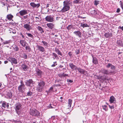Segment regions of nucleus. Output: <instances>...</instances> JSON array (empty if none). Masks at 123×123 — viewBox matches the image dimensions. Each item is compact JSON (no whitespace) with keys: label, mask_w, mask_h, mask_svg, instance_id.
<instances>
[{"label":"nucleus","mask_w":123,"mask_h":123,"mask_svg":"<svg viewBox=\"0 0 123 123\" xmlns=\"http://www.w3.org/2000/svg\"><path fill=\"white\" fill-rule=\"evenodd\" d=\"M81 26L82 27H88L89 25L86 24H83L82 23L81 24Z\"/></svg>","instance_id":"ea45409f"},{"label":"nucleus","mask_w":123,"mask_h":123,"mask_svg":"<svg viewBox=\"0 0 123 123\" xmlns=\"http://www.w3.org/2000/svg\"><path fill=\"white\" fill-rule=\"evenodd\" d=\"M23 27L26 29L27 31H29L32 29L31 26L29 24H24Z\"/></svg>","instance_id":"1a4fd4ad"},{"label":"nucleus","mask_w":123,"mask_h":123,"mask_svg":"<svg viewBox=\"0 0 123 123\" xmlns=\"http://www.w3.org/2000/svg\"><path fill=\"white\" fill-rule=\"evenodd\" d=\"M28 16L26 15V16H23V18L24 19H26L27 18Z\"/></svg>","instance_id":"e2e57ef3"},{"label":"nucleus","mask_w":123,"mask_h":123,"mask_svg":"<svg viewBox=\"0 0 123 123\" xmlns=\"http://www.w3.org/2000/svg\"><path fill=\"white\" fill-rule=\"evenodd\" d=\"M92 56V62L95 65L98 64V60L97 58L95 57H94L92 55H91Z\"/></svg>","instance_id":"4468645a"},{"label":"nucleus","mask_w":123,"mask_h":123,"mask_svg":"<svg viewBox=\"0 0 123 123\" xmlns=\"http://www.w3.org/2000/svg\"><path fill=\"white\" fill-rule=\"evenodd\" d=\"M77 70L80 73L84 74L85 73V71L83 69H82L80 68H78L77 67Z\"/></svg>","instance_id":"b1692460"},{"label":"nucleus","mask_w":123,"mask_h":123,"mask_svg":"<svg viewBox=\"0 0 123 123\" xmlns=\"http://www.w3.org/2000/svg\"><path fill=\"white\" fill-rule=\"evenodd\" d=\"M55 51L56 52V53L59 55L62 56V54L60 50L58 48H55Z\"/></svg>","instance_id":"4be33fe9"},{"label":"nucleus","mask_w":123,"mask_h":123,"mask_svg":"<svg viewBox=\"0 0 123 123\" xmlns=\"http://www.w3.org/2000/svg\"><path fill=\"white\" fill-rule=\"evenodd\" d=\"M32 94V92L31 91H29L28 92L27 94V96H28L31 97Z\"/></svg>","instance_id":"e433bc0d"},{"label":"nucleus","mask_w":123,"mask_h":123,"mask_svg":"<svg viewBox=\"0 0 123 123\" xmlns=\"http://www.w3.org/2000/svg\"><path fill=\"white\" fill-rule=\"evenodd\" d=\"M25 48L26 50H27L28 51L30 52L31 51V49L30 48V47L29 46H26L25 47Z\"/></svg>","instance_id":"37998d69"},{"label":"nucleus","mask_w":123,"mask_h":123,"mask_svg":"<svg viewBox=\"0 0 123 123\" xmlns=\"http://www.w3.org/2000/svg\"><path fill=\"white\" fill-rule=\"evenodd\" d=\"M8 63V61H4L5 64H6Z\"/></svg>","instance_id":"0e129e2a"},{"label":"nucleus","mask_w":123,"mask_h":123,"mask_svg":"<svg viewBox=\"0 0 123 123\" xmlns=\"http://www.w3.org/2000/svg\"><path fill=\"white\" fill-rule=\"evenodd\" d=\"M106 67L107 68H111V69L112 70H114L116 69L115 67L113 65L109 63L106 66Z\"/></svg>","instance_id":"9d476101"},{"label":"nucleus","mask_w":123,"mask_h":123,"mask_svg":"<svg viewBox=\"0 0 123 123\" xmlns=\"http://www.w3.org/2000/svg\"><path fill=\"white\" fill-rule=\"evenodd\" d=\"M26 34L27 35L28 37H30L33 39V37H34L31 34V33H27V32H26Z\"/></svg>","instance_id":"4c0bfd02"},{"label":"nucleus","mask_w":123,"mask_h":123,"mask_svg":"<svg viewBox=\"0 0 123 123\" xmlns=\"http://www.w3.org/2000/svg\"><path fill=\"white\" fill-rule=\"evenodd\" d=\"M36 74L38 77H41L42 73V72L38 69H36Z\"/></svg>","instance_id":"f3484780"},{"label":"nucleus","mask_w":123,"mask_h":123,"mask_svg":"<svg viewBox=\"0 0 123 123\" xmlns=\"http://www.w3.org/2000/svg\"><path fill=\"white\" fill-rule=\"evenodd\" d=\"M68 82H70V83H71V82H73V81L71 80H69V81H68Z\"/></svg>","instance_id":"338daca9"},{"label":"nucleus","mask_w":123,"mask_h":123,"mask_svg":"<svg viewBox=\"0 0 123 123\" xmlns=\"http://www.w3.org/2000/svg\"><path fill=\"white\" fill-rule=\"evenodd\" d=\"M9 24L10 25H14L15 23L13 22H10Z\"/></svg>","instance_id":"052dcab7"},{"label":"nucleus","mask_w":123,"mask_h":123,"mask_svg":"<svg viewBox=\"0 0 123 123\" xmlns=\"http://www.w3.org/2000/svg\"><path fill=\"white\" fill-rule=\"evenodd\" d=\"M53 18L50 16H47V21L49 22H52L53 21Z\"/></svg>","instance_id":"aec40b11"},{"label":"nucleus","mask_w":123,"mask_h":123,"mask_svg":"<svg viewBox=\"0 0 123 123\" xmlns=\"http://www.w3.org/2000/svg\"><path fill=\"white\" fill-rule=\"evenodd\" d=\"M20 43L22 46L23 47H25L26 46L27 43L25 41L22 40L20 41Z\"/></svg>","instance_id":"412c9836"},{"label":"nucleus","mask_w":123,"mask_h":123,"mask_svg":"<svg viewBox=\"0 0 123 123\" xmlns=\"http://www.w3.org/2000/svg\"><path fill=\"white\" fill-rule=\"evenodd\" d=\"M109 101L111 104L113 103L115 104L116 102L115 98L112 96L110 97Z\"/></svg>","instance_id":"9b49d317"},{"label":"nucleus","mask_w":123,"mask_h":123,"mask_svg":"<svg viewBox=\"0 0 123 123\" xmlns=\"http://www.w3.org/2000/svg\"><path fill=\"white\" fill-rule=\"evenodd\" d=\"M68 55H69V56L71 57H71V56L72 55V53H71V52H68Z\"/></svg>","instance_id":"6e6d98bb"},{"label":"nucleus","mask_w":123,"mask_h":123,"mask_svg":"<svg viewBox=\"0 0 123 123\" xmlns=\"http://www.w3.org/2000/svg\"><path fill=\"white\" fill-rule=\"evenodd\" d=\"M26 89L25 86L23 85H20L18 87V90L20 92H24Z\"/></svg>","instance_id":"423d86ee"},{"label":"nucleus","mask_w":123,"mask_h":123,"mask_svg":"<svg viewBox=\"0 0 123 123\" xmlns=\"http://www.w3.org/2000/svg\"><path fill=\"white\" fill-rule=\"evenodd\" d=\"M51 118L53 119L52 121V123H59L57 122L58 120L57 119H56L54 116L52 117Z\"/></svg>","instance_id":"7c9ffc66"},{"label":"nucleus","mask_w":123,"mask_h":123,"mask_svg":"<svg viewBox=\"0 0 123 123\" xmlns=\"http://www.w3.org/2000/svg\"><path fill=\"white\" fill-rule=\"evenodd\" d=\"M101 72L102 73L107 75H111L113 74L114 72L112 71H109L104 68L101 69Z\"/></svg>","instance_id":"7ed1b4c3"},{"label":"nucleus","mask_w":123,"mask_h":123,"mask_svg":"<svg viewBox=\"0 0 123 123\" xmlns=\"http://www.w3.org/2000/svg\"><path fill=\"white\" fill-rule=\"evenodd\" d=\"M97 78L99 80L104 81L105 80H108V79L107 78V76H105V77H104L102 76H98L97 77Z\"/></svg>","instance_id":"a211bd4d"},{"label":"nucleus","mask_w":123,"mask_h":123,"mask_svg":"<svg viewBox=\"0 0 123 123\" xmlns=\"http://www.w3.org/2000/svg\"><path fill=\"white\" fill-rule=\"evenodd\" d=\"M8 60L11 62L12 64V63L15 64H17L18 63L17 59L14 58L9 57L8 58Z\"/></svg>","instance_id":"6e6552de"},{"label":"nucleus","mask_w":123,"mask_h":123,"mask_svg":"<svg viewBox=\"0 0 123 123\" xmlns=\"http://www.w3.org/2000/svg\"><path fill=\"white\" fill-rule=\"evenodd\" d=\"M120 12V9L119 8H117V9L116 12L117 13H119Z\"/></svg>","instance_id":"4d7b16f0"},{"label":"nucleus","mask_w":123,"mask_h":123,"mask_svg":"<svg viewBox=\"0 0 123 123\" xmlns=\"http://www.w3.org/2000/svg\"><path fill=\"white\" fill-rule=\"evenodd\" d=\"M63 7L61 11L62 12H64L70 9V7L69 6L64 4H63Z\"/></svg>","instance_id":"39448f33"},{"label":"nucleus","mask_w":123,"mask_h":123,"mask_svg":"<svg viewBox=\"0 0 123 123\" xmlns=\"http://www.w3.org/2000/svg\"><path fill=\"white\" fill-rule=\"evenodd\" d=\"M112 35L111 32H107L105 33L104 36L106 38H110L112 36Z\"/></svg>","instance_id":"6ab92c4d"},{"label":"nucleus","mask_w":123,"mask_h":123,"mask_svg":"<svg viewBox=\"0 0 123 123\" xmlns=\"http://www.w3.org/2000/svg\"><path fill=\"white\" fill-rule=\"evenodd\" d=\"M35 18L36 19V22H38V21H39L40 20V19L39 18L37 17H35Z\"/></svg>","instance_id":"864d4df0"},{"label":"nucleus","mask_w":123,"mask_h":123,"mask_svg":"<svg viewBox=\"0 0 123 123\" xmlns=\"http://www.w3.org/2000/svg\"><path fill=\"white\" fill-rule=\"evenodd\" d=\"M69 65L70 67L73 70H76L77 67L75 65H74L72 63H70L69 64Z\"/></svg>","instance_id":"2eb2a0df"},{"label":"nucleus","mask_w":123,"mask_h":123,"mask_svg":"<svg viewBox=\"0 0 123 123\" xmlns=\"http://www.w3.org/2000/svg\"><path fill=\"white\" fill-rule=\"evenodd\" d=\"M10 41H6L3 42V43L4 44H8L10 43Z\"/></svg>","instance_id":"8fccbe9b"},{"label":"nucleus","mask_w":123,"mask_h":123,"mask_svg":"<svg viewBox=\"0 0 123 123\" xmlns=\"http://www.w3.org/2000/svg\"><path fill=\"white\" fill-rule=\"evenodd\" d=\"M52 55L54 56L55 58H56L58 57L57 55L54 53H52Z\"/></svg>","instance_id":"3c124183"},{"label":"nucleus","mask_w":123,"mask_h":123,"mask_svg":"<svg viewBox=\"0 0 123 123\" xmlns=\"http://www.w3.org/2000/svg\"><path fill=\"white\" fill-rule=\"evenodd\" d=\"M73 27V25H69L67 27V29L69 30H70Z\"/></svg>","instance_id":"c03bdc74"},{"label":"nucleus","mask_w":123,"mask_h":123,"mask_svg":"<svg viewBox=\"0 0 123 123\" xmlns=\"http://www.w3.org/2000/svg\"><path fill=\"white\" fill-rule=\"evenodd\" d=\"M61 75L62 76H63L64 77H65L66 76H68V74H65L64 73H63V74H61Z\"/></svg>","instance_id":"603ef678"},{"label":"nucleus","mask_w":123,"mask_h":123,"mask_svg":"<svg viewBox=\"0 0 123 123\" xmlns=\"http://www.w3.org/2000/svg\"><path fill=\"white\" fill-rule=\"evenodd\" d=\"M102 107L103 108V109L105 111H108V109L107 108V106L106 105H102Z\"/></svg>","instance_id":"79ce46f5"},{"label":"nucleus","mask_w":123,"mask_h":123,"mask_svg":"<svg viewBox=\"0 0 123 123\" xmlns=\"http://www.w3.org/2000/svg\"><path fill=\"white\" fill-rule=\"evenodd\" d=\"M38 29L39 31H40L41 33H42L44 32L42 28L41 27L38 26Z\"/></svg>","instance_id":"a19ab883"},{"label":"nucleus","mask_w":123,"mask_h":123,"mask_svg":"<svg viewBox=\"0 0 123 123\" xmlns=\"http://www.w3.org/2000/svg\"><path fill=\"white\" fill-rule=\"evenodd\" d=\"M47 108H53V107L51 106V105L50 104L49 106H47Z\"/></svg>","instance_id":"5fc2aeb1"},{"label":"nucleus","mask_w":123,"mask_h":123,"mask_svg":"<svg viewBox=\"0 0 123 123\" xmlns=\"http://www.w3.org/2000/svg\"><path fill=\"white\" fill-rule=\"evenodd\" d=\"M15 110L17 113L19 115L20 113V111L21 110L22 105L20 103H18L15 105Z\"/></svg>","instance_id":"20e7f679"},{"label":"nucleus","mask_w":123,"mask_h":123,"mask_svg":"<svg viewBox=\"0 0 123 123\" xmlns=\"http://www.w3.org/2000/svg\"><path fill=\"white\" fill-rule=\"evenodd\" d=\"M12 32L13 33H14V34H15L16 33V32L15 31H12Z\"/></svg>","instance_id":"774afa93"},{"label":"nucleus","mask_w":123,"mask_h":123,"mask_svg":"<svg viewBox=\"0 0 123 123\" xmlns=\"http://www.w3.org/2000/svg\"><path fill=\"white\" fill-rule=\"evenodd\" d=\"M13 16L11 14H9L7 15L6 18L8 20H11L13 18Z\"/></svg>","instance_id":"c756f323"},{"label":"nucleus","mask_w":123,"mask_h":123,"mask_svg":"<svg viewBox=\"0 0 123 123\" xmlns=\"http://www.w3.org/2000/svg\"><path fill=\"white\" fill-rule=\"evenodd\" d=\"M72 102V99H68V109H69L71 108Z\"/></svg>","instance_id":"bb28decb"},{"label":"nucleus","mask_w":123,"mask_h":123,"mask_svg":"<svg viewBox=\"0 0 123 123\" xmlns=\"http://www.w3.org/2000/svg\"><path fill=\"white\" fill-rule=\"evenodd\" d=\"M99 1L95 0L94 1V5L95 6H97L99 4Z\"/></svg>","instance_id":"58836bf2"},{"label":"nucleus","mask_w":123,"mask_h":123,"mask_svg":"<svg viewBox=\"0 0 123 123\" xmlns=\"http://www.w3.org/2000/svg\"><path fill=\"white\" fill-rule=\"evenodd\" d=\"M47 25L50 28L52 29L53 26V25L52 23H48L47 24Z\"/></svg>","instance_id":"f704fd0d"},{"label":"nucleus","mask_w":123,"mask_h":123,"mask_svg":"<svg viewBox=\"0 0 123 123\" xmlns=\"http://www.w3.org/2000/svg\"><path fill=\"white\" fill-rule=\"evenodd\" d=\"M20 35L23 38H24L25 37L22 34V33H20Z\"/></svg>","instance_id":"680f3d73"},{"label":"nucleus","mask_w":123,"mask_h":123,"mask_svg":"<svg viewBox=\"0 0 123 123\" xmlns=\"http://www.w3.org/2000/svg\"><path fill=\"white\" fill-rule=\"evenodd\" d=\"M12 49L14 51H18L19 49L18 46L16 45H14L12 46Z\"/></svg>","instance_id":"a878e982"},{"label":"nucleus","mask_w":123,"mask_h":123,"mask_svg":"<svg viewBox=\"0 0 123 123\" xmlns=\"http://www.w3.org/2000/svg\"><path fill=\"white\" fill-rule=\"evenodd\" d=\"M117 43L118 45L121 46H123V42L121 40H119L117 41Z\"/></svg>","instance_id":"cd10ccee"},{"label":"nucleus","mask_w":123,"mask_h":123,"mask_svg":"<svg viewBox=\"0 0 123 123\" xmlns=\"http://www.w3.org/2000/svg\"><path fill=\"white\" fill-rule=\"evenodd\" d=\"M22 57L25 59L27 58V55L26 53H24L22 54Z\"/></svg>","instance_id":"473e14b6"},{"label":"nucleus","mask_w":123,"mask_h":123,"mask_svg":"<svg viewBox=\"0 0 123 123\" xmlns=\"http://www.w3.org/2000/svg\"><path fill=\"white\" fill-rule=\"evenodd\" d=\"M107 104L108 105L109 108L111 109H113L114 108V106L113 105H110L108 104Z\"/></svg>","instance_id":"49530a36"},{"label":"nucleus","mask_w":123,"mask_h":123,"mask_svg":"<svg viewBox=\"0 0 123 123\" xmlns=\"http://www.w3.org/2000/svg\"><path fill=\"white\" fill-rule=\"evenodd\" d=\"M73 33L76 36L78 37H81L82 34L80 31H75L73 32Z\"/></svg>","instance_id":"dca6fc26"},{"label":"nucleus","mask_w":123,"mask_h":123,"mask_svg":"<svg viewBox=\"0 0 123 123\" xmlns=\"http://www.w3.org/2000/svg\"><path fill=\"white\" fill-rule=\"evenodd\" d=\"M20 15L23 16L27 14V10H24L20 11L19 12Z\"/></svg>","instance_id":"f8f14e48"},{"label":"nucleus","mask_w":123,"mask_h":123,"mask_svg":"<svg viewBox=\"0 0 123 123\" xmlns=\"http://www.w3.org/2000/svg\"><path fill=\"white\" fill-rule=\"evenodd\" d=\"M118 28L119 29H121L123 31V26L122 27L119 26L118 27Z\"/></svg>","instance_id":"bf43d9fd"},{"label":"nucleus","mask_w":123,"mask_h":123,"mask_svg":"<svg viewBox=\"0 0 123 123\" xmlns=\"http://www.w3.org/2000/svg\"><path fill=\"white\" fill-rule=\"evenodd\" d=\"M57 65V64L56 63V62H54L53 63V64L52 65H51V67H54L56 65Z\"/></svg>","instance_id":"de8ad7c7"},{"label":"nucleus","mask_w":123,"mask_h":123,"mask_svg":"<svg viewBox=\"0 0 123 123\" xmlns=\"http://www.w3.org/2000/svg\"><path fill=\"white\" fill-rule=\"evenodd\" d=\"M25 82V85L28 86H31V85L33 84V81L31 79L26 80Z\"/></svg>","instance_id":"0eeeda50"},{"label":"nucleus","mask_w":123,"mask_h":123,"mask_svg":"<svg viewBox=\"0 0 123 123\" xmlns=\"http://www.w3.org/2000/svg\"><path fill=\"white\" fill-rule=\"evenodd\" d=\"M81 2V0H74L73 2L76 4H80Z\"/></svg>","instance_id":"c9c22d12"},{"label":"nucleus","mask_w":123,"mask_h":123,"mask_svg":"<svg viewBox=\"0 0 123 123\" xmlns=\"http://www.w3.org/2000/svg\"><path fill=\"white\" fill-rule=\"evenodd\" d=\"M21 67L24 70L26 71L27 70L28 66L25 64H22V65H21Z\"/></svg>","instance_id":"c85d7f7f"},{"label":"nucleus","mask_w":123,"mask_h":123,"mask_svg":"<svg viewBox=\"0 0 123 123\" xmlns=\"http://www.w3.org/2000/svg\"><path fill=\"white\" fill-rule=\"evenodd\" d=\"M80 52V50L79 49H77L76 50H75V52L76 53V55L78 54Z\"/></svg>","instance_id":"09e8293b"},{"label":"nucleus","mask_w":123,"mask_h":123,"mask_svg":"<svg viewBox=\"0 0 123 123\" xmlns=\"http://www.w3.org/2000/svg\"><path fill=\"white\" fill-rule=\"evenodd\" d=\"M59 67L61 68H62L63 67V66L61 65H60L59 66Z\"/></svg>","instance_id":"69168bd1"},{"label":"nucleus","mask_w":123,"mask_h":123,"mask_svg":"<svg viewBox=\"0 0 123 123\" xmlns=\"http://www.w3.org/2000/svg\"><path fill=\"white\" fill-rule=\"evenodd\" d=\"M72 3L70 0H66L64 1L63 2V4L69 6V5Z\"/></svg>","instance_id":"393cba45"},{"label":"nucleus","mask_w":123,"mask_h":123,"mask_svg":"<svg viewBox=\"0 0 123 123\" xmlns=\"http://www.w3.org/2000/svg\"><path fill=\"white\" fill-rule=\"evenodd\" d=\"M38 85L37 86L36 90L38 92H41L43 88V87L45 84L43 81H41L40 82H38Z\"/></svg>","instance_id":"f03ea898"},{"label":"nucleus","mask_w":123,"mask_h":123,"mask_svg":"<svg viewBox=\"0 0 123 123\" xmlns=\"http://www.w3.org/2000/svg\"><path fill=\"white\" fill-rule=\"evenodd\" d=\"M30 114L32 116H40V113L36 109H30Z\"/></svg>","instance_id":"f257e3e1"},{"label":"nucleus","mask_w":123,"mask_h":123,"mask_svg":"<svg viewBox=\"0 0 123 123\" xmlns=\"http://www.w3.org/2000/svg\"><path fill=\"white\" fill-rule=\"evenodd\" d=\"M3 107L6 108L7 107V108H8L9 107V104L8 103H6L5 101H3L2 104Z\"/></svg>","instance_id":"5701e85b"},{"label":"nucleus","mask_w":123,"mask_h":123,"mask_svg":"<svg viewBox=\"0 0 123 123\" xmlns=\"http://www.w3.org/2000/svg\"><path fill=\"white\" fill-rule=\"evenodd\" d=\"M20 83L21 84V85H23L24 86H25V85L24 84L23 82L22 81H21L20 82Z\"/></svg>","instance_id":"13d9d810"},{"label":"nucleus","mask_w":123,"mask_h":123,"mask_svg":"<svg viewBox=\"0 0 123 123\" xmlns=\"http://www.w3.org/2000/svg\"><path fill=\"white\" fill-rule=\"evenodd\" d=\"M53 87H51L49 89L48 92H52L53 91Z\"/></svg>","instance_id":"a18cd8bd"},{"label":"nucleus","mask_w":123,"mask_h":123,"mask_svg":"<svg viewBox=\"0 0 123 123\" xmlns=\"http://www.w3.org/2000/svg\"><path fill=\"white\" fill-rule=\"evenodd\" d=\"M37 47L39 49L40 51H41L42 52H43L44 51V49L43 47L39 46H38Z\"/></svg>","instance_id":"72a5a7b5"},{"label":"nucleus","mask_w":123,"mask_h":123,"mask_svg":"<svg viewBox=\"0 0 123 123\" xmlns=\"http://www.w3.org/2000/svg\"><path fill=\"white\" fill-rule=\"evenodd\" d=\"M91 14L93 15H95L97 13V12L95 10H93L90 11Z\"/></svg>","instance_id":"2f4dec72"},{"label":"nucleus","mask_w":123,"mask_h":123,"mask_svg":"<svg viewBox=\"0 0 123 123\" xmlns=\"http://www.w3.org/2000/svg\"><path fill=\"white\" fill-rule=\"evenodd\" d=\"M30 5L33 8H38L40 6L39 3L36 4L34 2H31L30 3Z\"/></svg>","instance_id":"ddd939ff"}]
</instances>
